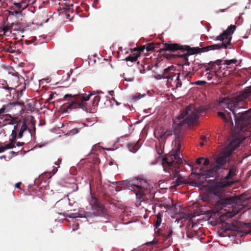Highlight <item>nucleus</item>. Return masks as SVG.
I'll return each mask as SVG.
<instances>
[{
	"mask_svg": "<svg viewBox=\"0 0 251 251\" xmlns=\"http://www.w3.org/2000/svg\"><path fill=\"white\" fill-rule=\"evenodd\" d=\"M221 106L228 109L233 116L235 127L227 150L230 151L236 150L240 144L251 135L247 130L251 118V109L243 111L248 108V103L240 98L235 97L232 99L225 98L220 102Z\"/></svg>",
	"mask_w": 251,
	"mask_h": 251,
	"instance_id": "1",
	"label": "nucleus"
},
{
	"mask_svg": "<svg viewBox=\"0 0 251 251\" xmlns=\"http://www.w3.org/2000/svg\"><path fill=\"white\" fill-rule=\"evenodd\" d=\"M235 30V26L230 25L227 27L226 30L224 31L223 33L219 36L216 37H210L211 39H214V40L222 41V43L213 44L201 48H199V47L191 48L189 46L185 45L184 50L186 51V53L181 54H177L176 55L184 60V65L190 66L191 62L189 61V56L191 55L202 52H206L209 50H220L221 49H227V46L230 44L231 40V37L230 36L233 33Z\"/></svg>",
	"mask_w": 251,
	"mask_h": 251,
	"instance_id": "2",
	"label": "nucleus"
},
{
	"mask_svg": "<svg viewBox=\"0 0 251 251\" xmlns=\"http://www.w3.org/2000/svg\"><path fill=\"white\" fill-rule=\"evenodd\" d=\"M174 135L175 139L173 141L172 144L177 145V150L175 153L168 157L163 158L162 167L165 172L172 176L173 179L175 180L174 185L177 186L183 183V177L179 174L180 169L178 166V164H181L182 161L178 154L181 148L182 136L180 133H177L176 131L174 132Z\"/></svg>",
	"mask_w": 251,
	"mask_h": 251,
	"instance_id": "3",
	"label": "nucleus"
},
{
	"mask_svg": "<svg viewBox=\"0 0 251 251\" xmlns=\"http://www.w3.org/2000/svg\"><path fill=\"white\" fill-rule=\"evenodd\" d=\"M204 111L201 109L196 108L193 105L186 107L180 115L173 120L175 126H181L184 124L188 126L195 124L199 118L201 113Z\"/></svg>",
	"mask_w": 251,
	"mask_h": 251,
	"instance_id": "4",
	"label": "nucleus"
},
{
	"mask_svg": "<svg viewBox=\"0 0 251 251\" xmlns=\"http://www.w3.org/2000/svg\"><path fill=\"white\" fill-rule=\"evenodd\" d=\"M226 161V158L224 156H220L216 158L211 164L210 168L204 170L202 169L200 170V174L205 178H210L216 176L219 170L224 169V165Z\"/></svg>",
	"mask_w": 251,
	"mask_h": 251,
	"instance_id": "5",
	"label": "nucleus"
},
{
	"mask_svg": "<svg viewBox=\"0 0 251 251\" xmlns=\"http://www.w3.org/2000/svg\"><path fill=\"white\" fill-rule=\"evenodd\" d=\"M150 189V184L144 179L133 180L131 185L128 186V189L133 191L137 197L140 199L148 193Z\"/></svg>",
	"mask_w": 251,
	"mask_h": 251,
	"instance_id": "6",
	"label": "nucleus"
},
{
	"mask_svg": "<svg viewBox=\"0 0 251 251\" xmlns=\"http://www.w3.org/2000/svg\"><path fill=\"white\" fill-rule=\"evenodd\" d=\"M68 98H71V100L70 103L67 106V110L79 108L84 111L87 112L88 111L85 102L82 101L81 102H79L76 101L75 98H74V97H73L71 94L65 95L63 100H67V99Z\"/></svg>",
	"mask_w": 251,
	"mask_h": 251,
	"instance_id": "7",
	"label": "nucleus"
},
{
	"mask_svg": "<svg viewBox=\"0 0 251 251\" xmlns=\"http://www.w3.org/2000/svg\"><path fill=\"white\" fill-rule=\"evenodd\" d=\"M92 208L96 215L103 217L106 220L110 219V216L108 213L106 209L102 204L98 201H95L94 202L92 205Z\"/></svg>",
	"mask_w": 251,
	"mask_h": 251,
	"instance_id": "8",
	"label": "nucleus"
},
{
	"mask_svg": "<svg viewBox=\"0 0 251 251\" xmlns=\"http://www.w3.org/2000/svg\"><path fill=\"white\" fill-rule=\"evenodd\" d=\"M229 185V183L226 180L214 182L210 186V190L214 195L219 196L222 193L223 188Z\"/></svg>",
	"mask_w": 251,
	"mask_h": 251,
	"instance_id": "9",
	"label": "nucleus"
},
{
	"mask_svg": "<svg viewBox=\"0 0 251 251\" xmlns=\"http://www.w3.org/2000/svg\"><path fill=\"white\" fill-rule=\"evenodd\" d=\"M217 206L220 209L226 207L229 208L230 206L233 208L235 204L231 198H224L220 199L217 202Z\"/></svg>",
	"mask_w": 251,
	"mask_h": 251,
	"instance_id": "10",
	"label": "nucleus"
},
{
	"mask_svg": "<svg viewBox=\"0 0 251 251\" xmlns=\"http://www.w3.org/2000/svg\"><path fill=\"white\" fill-rule=\"evenodd\" d=\"M184 46L178 44L165 43L162 50L174 51L177 50H184Z\"/></svg>",
	"mask_w": 251,
	"mask_h": 251,
	"instance_id": "11",
	"label": "nucleus"
},
{
	"mask_svg": "<svg viewBox=\"0 0 251 251\" xmlns=\"http://www.w3.org/2000/svg\"><path fill=\"white\" fill-rule=\"evenodd\" d=\"M218 115L222 118L226 123L229 124L230 126H233V122L231 117V113L228 112L226 115L222 112H218Z\"/></svg>",
	"mask_w": 251,
	"mask_h": 251,
	"instance_id": "12",
	"label": "nucleus"
},
{
	"mask_svg": "<svg viewBox=\"0 0 251 251\" xmlns=\"http://www.w3.org/2000/svg\"><path fill=\"white\" fill-rule=\"evenodd\" d=\"M251 95V85L245 87L244 90L240 92L236 97L240 98V99L245 100Z\"/></svg>",
	"mask_w": 251,
	"mask_h": 251,
	"instance_id": "13",
	"label": "nucleus"
},
{
	"mask_svg": "<svg viewBox=\"0 0 251 251\" xmlns=\"http://www.w3.org/2000/svg\"><path fill=\"white\" fill-rule=\"evenodd\" d=\"M173 131L171 129H167L165 132H158L155 133V137L162 139L167 138L168 137L172 135Z\"/></svg>",
	"mask_w": 251,
	"mask_h": 251,
	"instance_id": "14",
	"label": "nucleus"
},
{
	"mask_svg": "<svg viewBox=\"0 0 251 251\" xmlns=\"http://www.w3.org/2000/svg\"><path fill=\"white\" fill-rule=\"evenodd\" d=\"M128 151L132 153H136L140 148L141 146L137 142L136 143H128L126 145Z\"/></svg>",
	"mask_w": 251,
	"mask_h": 251,
	"instance_id": "15",
	"label": "nucleus"
},
{
	"mask_svg": "<svg viewBox=\"0 0 251 251\" xmlns=\"http://www.w3.org/2000/svg\"><path fill=\"white\" fill-rule=\"evenodd\" d=\"M108 98H109L108 96L104 95V94L95 96L93 100V105L94 106H98L101 100L106 99L107 100Z\"/></svg>",
	"mask_w": 251,
	"mask_h": 251,
	"instance_id": "16",
	"label": "nucleus"
},
{
	"mask_svg": "<svg viewBox=\"0 0 251 251\" xmlns=\"http://www.w3.org/2000/svg\"><path fill=\"white\" fill-rule=\"evenodd\" d=\"M23 44L19 41H18L14 45L10 47L7 49V51L10 53H14L17 50H20V46H22Z\"/></svg>",
	"mask_w": 251,
	"mask_h": 251,
	"instance_id": "17",
	"label": "nucleus"
},
{
	"mask_svg": "<svg viewBox=\"0 0 251 251\" xmlns=\"http://www.w3.org/2000/svg\"><path fill=\"white\" fill-rule=\"evenodd\" d=\"M14 5L18 9L23 11L28 6L27 3L25 1H21L20 2H13Z\"/></svg>",
	"mask_w": 251,
	"mask_h": 251,
	"instance_id": "18",
	"label": "nucleus"
},
{
	"mask_svg": "<svg viewBox=\"0 0 251 251\" xmlns=\"http://www.w3.org/2000/svg\"><path fill=\"white\" fill-rule=\"evenodd\" d=\"M176 67L173 65L168 67L163 70V74L164 75H173L175 73Z\"/></svg>",
	"mask_w": 251,
	"mask_h": 251,
	"instance_id": "19",
	"label": "nucleus"
},
{
	"mask_svg": "<svg viewBox=\"0 0 251 251\" xmlns=\"http://www.w3.org/2000/svg\"><path fill=\"white\" fill-rule=\"evenodd\" d=\"M178 216L179 220L185 221L187 220L192 219V217L190 214H187L183 212H179L176 214Z\"/></svg>",
	"mask_w": 251,
	"mask_h": 251,
	"instance_id": "20",
	"label": "nucleus"
},
{
	"mask_svg": "<svg viewBox=\"0 0 251 251\" xmlns=\"http://www.w3.org/2000/svg\"><path fill=\"white\" fill-rule=\"evenodd\" d=\"M209 68H206L205 69V71H206V77L209 80H210L211 79H215V77H217V74H216V72H212L211 73H209L208 72L209 71Z\"/></svg>",
	"mask_w": 251,
	"mask_h": 251,
	"instance_id": "21",
	"label": "nucleus"
},
{
	"mask_svg": "<svg viewBox=\"0 0 251 251\" xmlns=\"http://www.w3.org/2000/svg\"><path fill=\"white\" fill-rule=\"evenodd\" d=\"M139 56V54H138V53H133L132 55H130L128 56H127L126 58V60L127 61H130L131 63H132L133 62H135Z\"/></svg>",
	"mask_w": 251,
	"mask_h": 251,
	"instance_id": "22",
	"label": "nucleus"
},
{
	"mask_svg": "<svg viewBox=\"0 0 251 251\" xmlns=\"http://www.w3.org/2000/svg\"><path fill=\"white\" fill-rule=\"evenodd\" d=\"M235 168L234 167L230 168L229 170L228 174L225 176V179L228 180L232 178L235 175Z\"/></svg>",
	"mask_w": 251,
	"mask_h": 251,
	"instance_id": "23",
	"label": "nucleus"
},
{
	"mask_svg": "<svg viewBox=\"0 0 251 251\" xmlns=\"http://www.w3.org/2000/svg\"><path fill=\"white\" fill-rule=\"evenodd\" d=\"M200 65L201 64L200 63V61L198 59L194 60L192 64V70L194 71L198 70L200 68Z\"/></svg>",
	"mask_w": 251,
	"mask_h": 251,
	"instance_id": "24",
	"label": "nucleus"
},
{
	"mask_svg": "<svg viewBox=\"0 0 251 251\" xmlns=\"http://www.w3.org/2000/svg\"><path fill=\"white\" fill-rule=\"evenodd\" d=\"M21 24L20 23H18L16 24H12L11 28L15 31H18L21 32L23 33V31L22 29H21Z\"/></svg>",
	"mask_w": 251,
	"mask_h": 251,
	"instance_id": "25",
	"label": "nucleus"
},
{
	"mask_svg": "<svg viewBox=\"0 0 251 251\" xmlns=\"http://www.w3.org/2000/svg\"><path fill=\"white\" fill-rule=\"evenodd\" d=\"M222 60L221 59H218L214 62L211 61L208 63V65L210 66L211 69H213L214 66L215 65H218L219 66L222 63Z\"/></svg>",
	"mask_w": 251,
	"mask_h": 251,
	"instance_id": "26",
	"label": "nucleus"
},
{
	"mask_svg": "<svg viewBox=\"0 0 251 251\" xmlns=\"http://www.w3.org/2000/svg\"><path fill=\"white\" fill-rule=\"evenodd\" d=\"M146 96V94H141L140 93H136L132 96V100L134 101L141 99Z\"/></svg>",
	"mask_w": 251,
	"mask_h": 251,
	"instance_id": "27",
	"label": "nucleus"
},
{
	"mask_svg": "<svg viewBox=\"0 0 251 251\" xmlns=\"http://www.w3.org/2000/svg\"><path fill=\"white\" fill-rule=\"evenodd\" d=\"M237 62V60L235 58L231 59L229 60H226L224 61V63L222 65H230L231 64H235Z\"/></svg>",
	"mask_w": 251,
	"mask_h": 251,
	"instance_id": "28",
	"label": "nucleus"
},
{
	"mask_svg": "<svg viewBox=\"0 0 251 251\" xmlns=\"http://www.w3.org/2000/svg\"><path fill=\"white\" fill-rule=\"evenodd\" d=\"M226 227L227 229L232 231H237L239 229L238 226H235L233 224H227Z\"/></svg>",
	"mask_w": 251,
	"mask_h": 251,
	"instance_id": "29",
	"label": "nucleus"
},
{
	"mask_svg": "<svg viewBox=\"0 0 251 251\" xmlns=\"http://www.w3.org/2000/svg\"><path fill=\"white\" fill-rule=\"evenodd\" d=\"M176 88H177L178 87H181L182 86V82L180 79V73L176 74Z\"/></svg>",
	"mask_w": 251,
	"mask_h": 251,
	"instance_id": "30",
	"label": "nucleus"
},
{
	"mask_svg": "<svg viewBox=\"0 0 251 251\" xmlns=\"http://www.w3.org/2000/svg\"><path fill=\"white\" fill-rule=\"evenodd\" d=\"M3 150V151L5 150H8V149H12L15 148V145L13 144H8L4 146H1Z\"/></svg>",
	"mask_w": 251,
	"mask_h": 251,
	"instance_id": "31",
	"label": "nucleus"
},
{
	"mask_svg": "<svg viewBox=\"0 0 251 251\" xmlns=\"http://www.w3.org/2000/svg\"><path fill=\"white\" fill-rule=\"evenodd\" d=\"M176 74L175 73L172 75H165L164 79H167V81L168 82H169L170 81H173L174 79V78L176 76Z\"/></svg>",
	"mask_w": 251,
	"mask_h": 251,
	"instance_id": "32",
	"label": "nucleus"
},
{
	"mask_svg": "<svg viewBox=\"0 0 251 251\" xmlns=\"http://www.w3.org/2000/svg\"><path fill=\"white\" fill-rule=\"evenodd\" d=\"M68 217L70 218H76L78 217H83L80 214L77 213H72L68 214Z\"/></svg>",
	"mask_w": 251,
	"mask_h": 251,
	"instance_id": "33",
	"label": "nucleus"
},
{
	"mask_svg": "<svg viewBox=\"0 0 251 251\" xmlns=\"http://www.w3.org/2000/svg\"><path fill=\"white\" fill-rule=\"evenodd\" d=\"M191 84H196L198 85L202 86L206 83L205 81L198 80L193 82H190Z\"/></svg>",
	"mask_w": 251,
	"mask_h": 251,
	"instance_id": "34",
	"label": "nucleus"
},
{
	"mask_svg": "<svg viewBox=\"0 0 251 251\" xmlns=\"http://www.w3.org/2000/svg\"><path fill=\"white\" fill-rule=\"evenodd\" d=\"M90 94H92V96H97V95H104V93L103 92L101 91H100V90H97V91H93L92 92H91L90 93Z\"/></svg>",
	"mask_w": 251,
	"mask_h": 251,
	"instance_id": "35",
	"label": "nucleus"
},
{
	"mask_svg": "<svg viewBox=\"0 0 251 251\" xmlns=\"http://www.w3.org/2000/svg\"><path fill=\"white\" fill-rule=\"evenodd\" d=\"M225 211H226V216L228 218H231L232 217H233L236 214L237 212H234L233 214H231L230 213V210L229 209L228 211H226V209H225Z\"/></svg>",
	"mask_w": 251,
	"mask_h": 251,
	"instance_id": "36",
	"label": "nucleus"
},
{
	"mask_svg": "<svg viewBox=\"0 0 251 251\" xmlns=\"http://www.w3.org/2000/svg\"><path fill=\"white\" fill-rule=\"evenodd\" d=\"M92 96V94H88L87 96H84L83 95H82L81 98L82 101L86 102L90 100V97Z\"/></svg>",
	"mask_w": 251,
	"mask_h": 251,
	"instance_id": "37",
	"label": "nucleus"
},
{
	"mask_svg": "<svg viewBox=\"0 0 251 251\" xmlns=\"http://www.w3.org/2000/svg\"><path fill=\"white\" fill-rule=\"evenodd\" d=\"M27 129H28V128H27V126L25 122L23 123L21 127L20 130L22 131L23 132H24Z\"/></svg>",
	"mask_w": 251,
	"mask_h": 251,
	"instance_id": "38",
	"label": "nucleus"
},
{
	"mask_svg": "<svg viewBox=\"0 0 251 251\" xmlns=\"http://www.w3.org/2000/svg\"><path fill=\"white\" fill-rule=\"evenodd\" d=\"M164 76H165V75L163 74H157V75H154V78L158 80L161 79H164Z\"/></svg>",
	"mask_w": 251,
	"mask_h": 251,
	"instance_id": "39",
	"label": "nucleus"
},
{
	"mask_svg": "<svg viewBox=\"0 0 251 251\" xmlns=\"http://www.w3.org/2000/svg\"><path fill=\"white\" fill-rule=\"evenodd\" d=\"M146 49L147 51H151L154 50V46L152 44H148Z\"/></svg>",
	"mask_w": 251,
	"mask_h": 251,
	"instance_id": "40",
	"label": "nucleus"
},
{
	"mask_svg": "<svg viewBox=\"0 0 251 251\" xmlns=\"http://www.w3.org/2000/svg\"><path fill=\"white\" fill-rule=\"evenodd\" d=\"M79 132L78 128H74L70 131V134L71 135H75V134Z\"/></svg>",
	"mask_w": 251,
	"mask_h": 251,
	"instance_id": "41",
	"label": "nucleus"
},
{
	"mask_svg": "<svg viewBox=\"0 0 251 251\" xmlns=\"http://www.w3.org/2000/svg\"><path fill=\"white\" fill-rule=\"evenodd\" d=\"M203 160L204 161L203 163L204 166H207L209 164L210 161L208 158H204Z\"/></svg>",
	"mask_w": 251,
	"mask_h": 251,
	"instance_id": "42",
	"label": "nucleus"
},
{
	"mask_svg": "<svg viewBox=\"0 0 251 251\" xmlns=\"http://www.w3.org/2000/svg\"><path fill=\"white\" fill-rule=\"evenodd\" d=\"M11 136L14 138H17V133L15 130H12Z\"/></svg>",
	"mask_w": 251,
	"mask_h": 251,
	"instance_id": "43",
	"label": "nucleus"
},
{
	"mask_svg": "<svg viewBox=\"0 0 251 251\" xmlns=\"http://www.w3.org/2000/svg\"><path fill=\"white\" fill-rule=\"evenodd\" d=\"M10 30V28L8 26H5L2 28V31L4 34L7 33Z\"/></svg>",
	"mask_w": 251,
	"mask_h": 251,
	"instance_id": "44",
	"label": "nucleus"
},
{
	"mask_svg": "<svg viewBox=\"0 0 251 251\" xmlns=\"http://www.w3.org/2000/svg\"><path fill=\"white\" fill-rule=\"evenodd\" d=\"M37 39V37L36 36H34L33 37V40H27L25 41V43H26V45H29V44H32L33 43V40H36Z\"/></svg>",
	"mask_w": 251,
	"mask_h": 251,
	"instance_id": "45",
	"label": "nucleus"
},
{
	"mask_svg": "<svg viewBox=\"0 0 251 251\" xmlns=\"http://www.w3.org/2000/svg\"><path fill=\"white\" fill-rule=\"evenodd\" d=\"M162 216H163V214H162V213H161V212H159V213L156 215V219H158V220H162Z\"/></svg>",
	"mask_w": 251,
	"mask_h": 251,
	"instance_id": "46",
	"label": "nucleus"
},
{
	"mask_svg": "<svg viewBox=\"0 0 251 251\" xmlns=\"http://www.w3.org/2000/svg\"><path fill=\"white\" fill-rule=\"evenodd\" d=\"M22 10H14V15H21L22 14Z\"/></svg>",
	"mask_w": 251,
	"mask_h": 251,
	"instance_id": "47",
	"label": "nucleus"
},
{
	"mask_svg": "<svg viewBox=\"0 0 251 251\" xmlns=\"http://www.w3.org/2000/svg\"><path fill=\"white\" fill-rule=\"evenodd\" d=\"M161 222H162V220H159L158 219H156V223H155V226H156V228L159 227L160 226Z\"/></svg>",
	"mask_w": 251,
	"mask_h": 251,
	"instance_id": "48",
	"label": "nucleus"
},
{
	"mask_svg": "<svg viewBox=\"0 0 251 251\" xmlns=\"http://www.w3.org/2000/svg\"><path fill=\"white\" fill-rule=\"evenodd\" d=\"M204 157H199L196 160V163L198 164H201V161L203 160Z\"/></svg>",
	"mask_w": 251,
	"mask_h": 251,
	"instance_id": "49",
	"label": "nucleus"
},
{
	"mask_svg": "<svg viewBox=\"0 0 251 251\" xmlns=\"http://www.w3.org/2000/svg\"><path fill=\"white\" fill-rule=\"evenodd\" d=\"M245 226L246 227H249L250 228V231L249 232H248V233L251 232V223H246L245 224Z\"/></svg>",
	"mask_w": 251,
	"mask_h": 251,
	"instance_id": "50",
	"label": "nucleus"
},
{
	"mask_svg": "<svg viewBox=\"0 0 251 251\" xmlns=\"http://www.w3.org/2000/svg\"><path fill=\"white\" fill-rule=\"evenodd\" d=\"M73 6V4H66L65 5V9L66 10H68V11H69L70 8H71V7Z\"/></svg>",
	"mask_w": 251,
	"mask_h": 251,
	"instance_id": "51",
	"label": "nucleus"
},
{
	"mask_svg": "<svg viewBox=\"0 0 251 251\" xmlns=\"http://www.w3.org/2000/svg\"><path fill=\"white\" fill-rule=\"evenodd\" d=\"M173 231L172 230H170L169 233L167 234V235L166 236V239L167 240L169 239L172 235Z\"/></svg>",
	"mask_w": 251,
	"mask_h": 251,
	"instance_id": "52",
	"label": "nucleus"
},
{
	"mask_svg": "<svg viewBox=\"0 0 251 251\" xmlns=\"http://www.w3.org/2000/svg\"><path fill=\"white\" fill-rule=\"evenodd\" d=\"M57 168L55 167V168H54L51 171V172H50V173H52V175H54L57 172Z\"/></svg>",
	"mask_w": 251,
	"mask_h": 251,
	"instance_id": "53",
	"label": "nucleus"
},
{
	"mask_svg": "<svg viewBox=\"0 0 251 251\" xmlns=\"http://www.w3.org/2000/svg\"><path fill=\"white\" fill-rule=\"evenodd\" d=\"M11 10L8 11L9 14L10 15L13 16V15H14V9H13L12 7H11Z\"/></svg>",
	"mask_w": 251,
	"mask_h": 251,
	"instance_id": "54",
	"label": "nucleus"
},
{
	"mask_svg": "<svg viewBox=\"0 0 251 251\" xmlns=\"http://www.w3.org/2000/svg\"><path fill=\"white\" fill-rule=\"evenodd\" d=\"M23 133L22 131L20 130L19 134H18V138H22L23 136Z\"/></svg>",
	"mask_w": 251,
	"mask_h": 251,
	"instance_id": "55",
	"label": "nucleus"
},
{
	"mask_svg": "<svg viewBox=\"0 0 251 251\" xmlns=\"http://www.w3.org/2000/svg\"><path fill=\"white\" fill-rule=\"evenodd\" d=\"M134 77H131L129 78H125V80L128 82H132L134 80Z\"/></svg>",
	"mask_w": 251,
	"mask_h": 251,
	"instance_id": "56",
	"label": "nucleus"
},
{
	"mask_svg": "<svg viewBox=\"0 0 251 251\" xmlns=\"http://www.w3.org/2000/svg\"><path fill=\"white\" fill-rule=\"evenodd\" d=\"M16 139V138H14L11 137V138L9 139L10 144H13Z\"/></svg>",
	"mask_w": 251,
	"mask_h": 251,
	"instance_id": "57",
	"label": "nucleus"
},
{
	"mask_svg": "<svg viewBox=\"0 0 251 251\" xmlns=\"http://www.w3.org/2000/svg\"><path fill=\"white\" fill-rule=\"evenodd\" d=\"M24 144V143L23 142H18L17 144H16V146L17 147H21L22 146H23V145Z\"/></svg>",
	"mask_w": 251,
	"mask_h": 251,
	"instance_id": "58",
	"label": "nucleus"
},
{
	"mask_svg": "<svg viewBox=\"0 0 251 251\" xmlns=\"http://www.w3.org/2000/svg\"><path fill=\"white\" fill-rule=\"evenodd\" d=\"M0 82L2 85H4L5 84H6V83H7L6 81L4 80H1V81L0 80Z\"/></svg>",
	"mask_w": 251,
	"mask_h": 251,
	"instance_id": "59",
	"label": "nucleus"
},
{
	"mask_svg": "<svg viewBox=\"0 0 251 251\" xmlns=\"http://www.w3.org/2000/svg\"><path fill=\"white\" fill-rule=\"evenodd\" d=\"M186 237H187V239H191V238H192V236H191V235L190 233H187L186 234Z\"/></svg>",
	"mask_w": 251,
	"mask_h": 251,
	"instance_id": "60",
	"label": "nucleus"
},
{
	"mask_svg": "<svg viewBox=\"0 0 251 251\" xmlns=\"http://www.w3.org/2000/svg\"><path fill=\"white\" fill-rule=\"evenodd\" d=\"M3 89H6V90H12L14 89L13 88L9 87L8 86H7V87H3Z\"/></svg>",
	"mask_w": 251,
	"mask_h": 251,
	"instance_id": "61",
	"label": "nucleus"
},
{
	"mask_svg": "<svg viewBox=\"0 0 251 251\" xmlns=\"http://www.w3.org/2000/svg\"><path fill=\"white\" fill-rule=\"evenodd\" d=\"M21 184V182H18V183H16L15 184V187L17 188H19Z\"/></svg>",
	"mask_w": 251,
	"mask_h": 251,
	"instance_id": "62",
	"label": "nucleus"
},
{
	"mask_svg": "<svg viewBox=\"0 0 251 251\" xmlns=\"http://www.w3.org/2000/svg\"><path fill=\"white\" fill-rule=\"evenodd\" d=\"M13 130H15L16 131H17L18 130V124H16L14 126V128Z\"/></svg>",
	"mask_w": 251,
	"mask_h": 251,
	"instance_id": "63",
	"label": "nucleus"
},
{
	"mask_svg": "<svg viewBox=\"0 0 251 251\" xmlns=\"http://www.w3.org/2000/svg\"><path fill=\"white\" fill-rule=\"evenodd\" d=\"M145 48H146L145 46H143L141 48V49L140 50V51H141V52H143Z\"/></svg>",
	"mask_w": 251,
	"mask_h": 251,
	"instance_id": "64",
	"label": "nucleus"
}]
</instances>
